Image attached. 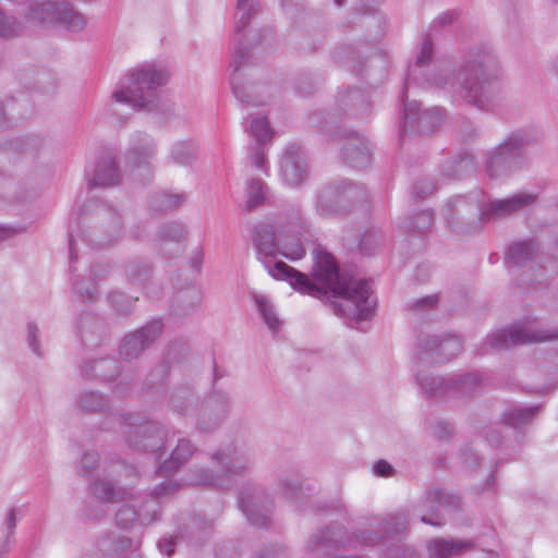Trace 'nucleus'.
I'll use <instances>...</instances> for the list:
<instances>
[{
  "mask_svg": "<svg viewBox=\"0 0 558 558\" xmlns=\"http://www.w3.org/2000/svg\"><path fill=\"white\" fill-rule=\"evenodd\" d=\"M252 241L258 259L268 274L284 280L303 294L320 298L331 293L330 306L333 313L348 320L350 327H355L361 320L369 319L375 311L376 301L372 296L369 282L353 275L340 271L333 256L325 250H314L313 277L324 287H318L310 278L282 260L271 264L276 256L277 243L274 227L267 222H257L251 229Z\"/></svg>",
  "mask_w": 558,
  "mask_h": 558,
  "instance_id": "nucleus-1",
  "label": "nucleus"
},
{
  "mask_svg": "<svg viewBox=\"0 0 558 558\" xmlns=\"http://www.w3.org/2000/svg\"><path fill=\"white\" fill-rule=\"evenodd\" d=\"M498 69V61L490 50L476 48L469 52L458 70L436 69L424 84L448 89L481 110H490L501 92Z\"/></svg>",
  "mask_w": 558,
  "mask_h": 558,
  "instance_id": "nucleus-2",
  "label": "nucleus"
},
{
  "mask_svg": "<svg viewBox=\"0 0 558 558\" xmlns=\"http://www.w3.org/2000/svg\"><path fill=\"white\" fill-rule=\"evenodd\" d=\"M169 78L167 68L156 63H144L128 72L112 92L111 99L135 110L170 116L174 113V105L163 100L156 93V89L165 86Z\"/></svg>",
  "mask_w": 558,
  "mask_h": 558,
  "instance_id": "nucleus-3",
  "label": "nucleus"
},
{
  "mask_svg": "<svg viewBox=\"0 0 558 558\" xmlns=\"http://www.w3.org/2000/svg\"><path fill=\"white\" fill-rule=\"evenodd\" d=\"M210 461L216 469L192 468L187 475L189 483L229 489L235 477L250 476L254 471L253 453L236 442L218 448L210 456Z\"/></svg>",
  "mask_w": 558,
  "mask_h": 558,
  "instance_id": "nucleus-4",
  "label": "nucleus"
},
{
  "mask_svg": "<svg viewBox=\"0 0 558 558\" xmlns=\"http://www.w3.org/2000/svg\"><path fill=\"white\" fill-rule=\"evenodd\" d=\"M116 424H119L128 445L135 450L154 453L158 460L168 453L171 432L161 423L144 420L137 414L111 413L102 426L116 429Z\"/></svg>",
  "mask_w": 558,
  "mask_h": 558,
  "instance_id": "nucleus-5",
  "label": "nucleus"
},
{
  "mask_svg": "<svg viewBox=\"0 0 558 558\" xmlns=\"http://www.w3.org/2000/svg\"><path fill=\"white\" fill-rule=\"evenodd\" d=\"M383 536L378 522H369L366 526L354 530L352 534H349L344 526L336 524L313 534L308 546L313 551L324 553L336 548L359 549L377 545Z\"/></svg>",
  "mask_w": 558,
  "mask_h": 558,
  "instance_id": "nucleus-6",
  "label": "nucleus"
},
{
  "mask_svg": "<svg viewBox=\"0 0 558 558\" xmlns=\"http://www.w3.org/2000/svg\"><path fill=\"white\" fill-rule=\"evenodd\" d=\"M26 17L43 25H59L69 32H81L87 24L86 16L65 0H34Z\"/></svg>",
  "mask_w": 558,
  "mask_h": 558,
  "instance_id": "nucleus-7",
  "label": "nucleus"
},
{
  "mask_svg": "<svg viewBox=\"0 0 558 558\" xmlns=\"http://www.w3.org/2000/svg\"><path fill=\"white\" fill-rule=\"evenodd\" d=\"M483 193L457 196L442 209L446 225L457 234H470L477 231L484 219Z\"/></svg>",
  "mask_w": 558,
  "mask_h": 558,
  "instance_id": "nucleus-8",
  "label": "nucleus"
},
{
  "mask_svg": "<svg viewBox=\"0 0 558 558\" xmlns=\"http://www.w3.org/2000/svg\"><path fill=\"white\" fill-rule=\"evenodd\" d=\"M554 339H558V328L543 329L536 320H522L490 333L484 344V352Z\"/></svg>",
  "mask_w": 558,
  "mask_h": 558,
  "instance_id": "nucleus-9",
  "label": "nucleus"
},
{
  "mask_svg": "<svg viewBox=\"0 0 558 558\" xmlns=\"http://www.w3.org/2000/svg\"><path fill=\"white\" fill-rule=\"evenodd\" d=\"M539 136L526 130L511 133L487 158L486 167L490 177H499L522 165L523 150L538 142Z\"/></svg>",
  "mask_w": 558,
  "mask_h": 558,
  "instance_id": "nucleus-10",
  "label": "nucleus"
},
{
  "mask_svg": "<svg viewBox=\"0 0 558 558\" xmlns=\"http://www.w3.org/2000/svg\"><path fill=\"white\" fill-rule=\"evenodd\" d=\"M134 466L118 463L110 468H104L102 473L89 484L92 494L106 502H118L132 497V490L125 480L136 477Z\"/></svg>",
  "mask_w": 558,
  "mask_h": 558,
  "instance_id": "nucleus-11",
  "label": "nucleus"
},
{
  "mask_svg": "<svg viewBox=\"0 0 558 558\" xmlns=\"http://www.w3.org/2000/svg\"><path fill=\"white\" fill-rule=\"evenodd\" d=\"M367 191L363 184L350 180H337L319 191L316 196V210L322 217H332L340 213V203L360 202L366 198Z\"/></svg>",
  "mask_w": 558,
  "mask_h": 558,
  "instance_id": "nucleus-12",
  "label": "nucleus"
},
{
  "mask_svg": "<svg viewBox=\"0 0 558 558\" xmlns=\"http://www.w3.org/2000/svg\"><path fill=\"white\" fill-rule=\"evenodd\" d=\"M238 502L247 521L255 526H267L270 521L269 500L265 489L255 481L244 483L238 493Z\"/></svg>",
  "mask_w": 558,
  "mask_h": 558,
  "instance_id": "nucleus-13",
  "label": "nucleus"
},
{
  "mask_svg": "<svg viewBox=\"0 0 558 558\" xmlns=\"http://www.w3.org/2000/svg\"><path fill=\"white\" fill-rule=\"evenodd\" d=\"M401 97L404 106L403 123L400 131L401 137L416 132L430 133L444 122L445 113L442 109L434 107L422 110L417 101L407 100L405 93Z\"/></svg>",
  "mask_w": 558,
  "mask_h": 558,
  "instance_id": "nucleus-14",
  "label": "nucleus"
},
{
  "mask_svg": "<svg viewBox=\"0 0 558 558\" xmlns=\"http://www.w3.org/2000/svg\"><path fill=\"white\" fill-rule=\"evenodd\" d=\"M231 410L229 396L222 391H213L199 403L195 413V428L201 433L217 429Z\"/></svg>",
  "mask_w": 558,
  "mask_h": 558,
  "instance_id": "nucleus-15",
  "label": "nucleus"
},
{
  "mask_svg": "<svg viewBox=\"0 0 558 558\" xmlns=\"http://www.w3.org/2000/svg\"><path fill=\"white\" fill-rule=\"evenodd\" d=\"M461 348V341L457 336L433 335L420 340L416 355L421 364L445 363L454 359Z\"/></svg>",
  "mask_w": 558,
  "mask_h": 558,
  "instance_id": "nucleus-16",
  "label": "nucleus"
},
{
  "mask_svg": "<svg viewBox=\"0 0 558 558\" xmlns=\"http://www.w3.org/2000/svg\"><path fill=\"white\" fill-rule=\"evenodd\" d=\"M235 40L236 45L231 62V66L233 68V73L231 74L233 94L242 104L256 106L264 105L265 100L259 99L260 92L264 87L254 82H245L239 73L248 56V48L242 43L241 38Z\"/></svg>",
  "mask_w": 558,
  "mask_h": 558,
  "instance_id": "nucleus-17",
  "label": "nucleus"
},
{
  "mask_svg": "<svg viewBox=\"0 0 558 558\" xmlns=\"http://www.w3.org/2000/svg\"><path fill=\"white\" fill-rule=\"evenodd\" d=\"M171 445L168 447V457L160 462L157 473L167 476L175 473L185 465L198 451L197 446L187 437L181 436L180 432H172L170 435Z\"/></svg>",
  "mask_w": 558,
  "mask_h": 558,
  "instance_id": "nucleus-18",
  "label": "nucleus"
},
{
  "mask_svg": "<svg viewBox=\"0 0 558 558\" xmlns=\"http://www.w3.org/2000/svg\"><path fill=\"white\" fill-rule=\"evenodd\" d=\"M161 330L162 323L156 319L126 335L120 344V354L128 360L138 357L160 336Z\"/></svg>",
  "mask_w": 558,
  "mask_h": 558,
  "instance_id": "nucleus-19",
  "label": "nucleus"
},
{
  "mask_svg": "<svg viewBox=\"0 0 558 558\" xmlns=\"http://www.w3.org/2000/svg\"><path fill=\"white\" fill-rule=\"evenodd\" d=\"M85 177L90 187H107L118 184L120 171L113 153L108 149L101 151L96 162L86 168Z\"/></svg>",
  "mask_w": 558,
  "mask_h": 558,
  "instance_id": "nucleus-20",
  "label": "nucleus"
},
{
  "mask_svg": "<svg viewBox=\"0 0 558 558\" xmlns=\"http://www.w3.org/2000/svg\"><path fill=\"white\" fill-rule=\"evenodd\" d=\"M482 198H484V196ZM535 199L536 195L523 192L502 199H493L489 202L483 199L484 219L488 221L508 217L531 206Z\"/></svg>",
  "mask_w": 558,
  "mask_h": 558,
  "instance_id": "nucleus-21",
  "label": "nucleus"
},
{
  "mask_svg": "<svg viewBox=\"0 0 558 558\" xmlns=\"http://www.w3.org/2000/svg\"><path fill=\"white\" fill-rule=\"evenodd\" d=\"M245 131L255 140L256 144L251 148L250 160L258 169L265 167L264 144L271 138L272 130L265 117L245 118Z\"/></svg>",
  "mask_w": 558,
  "mask_h": 558,
  "instance_id": "nucleus-22",
  "label": "nucleus"
},
{
  "mask_svg": "<svg viewBox=\"0 0 558 558\" xmlns=\"http://www.w3.org/2000/svg\"><path fill=\"white\" fill-rule=\"evenodd\" d=\"M157 151L154 138L143 132H135L130 140L126 153V162L137 169L143 167L145 172H149L150 160Z\"/></svg>",
  "mask_w": 558,
  "mask_h": 558,
  "instance_id": "nucleus-23",
  "label": "nucleus"
},
{
  "mask_svg": "<svg viewBox=\"0 0 558 558\" xmlns=\"http://www.w3.org/2000/svg\"><path fill=\"white\" fill-rule=\"evenodd\" d=\"M181 488V484L174 480H166L158 484L151 492V499L145 501L140 511L138 520L143 525H149L159 520V500L172 496Z\"/></svg>",
  "mask_w": 558,
  "mask_h": 558,
  "instance_id": "nucleus-24",
  "label": "nucleus"
},
{
  "mask_svg": "<svg viewBox=\"0 0 558 558\" xmlns=\"http://www.w3.org/2000/svg\"><path fill=\"white\" fill-rule=\"evenodd\" d=\"M283 181L289 185H298L306 177L307 168L301 147L293 144L287 147L280 165Z\"/></svg>",
  "mask_w": 558,
  "mask_h": 558,
  "instance_id": "nucleus-25",
  "label": "nucleus"
},
{
  "mask_svg": "<svg viewBox=\"0 0 558 558\" xmlns=\"http://www.w3.org/2000/svg\"><path fill=\"white\" fill-rule=\"evenodd\" d=\"M44 148L45 140L41 136L28 134L16 137L4 146H0V156L3 155L9 159L12 157L34 159Z\"/></svg>",
  "mask_w": 558,
  "mask_h": 558,
  "instance_id": "nucleus-26",
  "label": "nucleus"
},
{
  "mask_svg": "<svg viewBox=\"0 0 558 558\" xmlns=\"http://www.w3.org/2000/svg\"><path fill=\"white\" fill-rule=\"evenodd\" d=\"M341 159L353 168H365L371 161V151L365 138L354 134L344 140Z\"/></svg>",
  "mask_w": 558,
  "mask_h": 558,
  "instance_id": "nucleus-27",
  "label": "nucleus"
},
{
  "mask_svg": "<svg viewBox=\"0 0 558 558\" xmlns=\"http://www.w3.org/2000/svg\"><path fill=\"white\" fill-rule=\"evenodd\" d=\"M186 231L183 225L178 222H169L162 225L156 234L155 241L159 250L167 251L168 244H171L170 255L178 256L185 248Z\"/></svg>",
  "mask_w": 558,
  "mask_h": 558,
  "instance_id": "nucleus-28",
  "label": "nucleus"
},
{
  "mask_svg": "<svg viewBox=\"0 0 558 558\" xmlns=\"http://www.w3.org/2000/svg\"><path fill=\"white\" fill-rule=\"evenodd\" d=\"M416 378L422 393L426 398L453 396L451 376L444 377L432 373H424L417 374Z\"/></svg>",
  "mask_w": 558,
  "mask_h": 558,
  "instance_id": "nucleus-29",
  "label": "nucleus"
},
{
  "mask_svg": "<svg viewBox=\"0 0 558 558\" xmlns=\"http://www.w3.org/2000/svg\"><path fill=\"white\" fill-rule=\"evenodd\" d=\"M473 548V543L465 539L434 538L428 542L430 558H451Z\"/></svg>",
  "mask_w": 558,
  "mask_h": 558,
  "instance_id": "nucleus-30",
  "label": "nucleus"
},
{
  "mask_svg": "<svg viewBox=\"0 0 558 558\" xmlns=\"http://www.w3.org/2000/svg\"><path fill=\"white\" fill-rule=\"evenodd\" d=\"M442 175L447 179H462L475 171L473 155L461 153L446 161L442 166Z\"/></svg>",
  "mask_w": 558,
  "mask_h": 558,
  "instance_id": "nucleus-31",
  "label": "nucleus"
},
{
  "mask_svg": "<svg viewBox=\"0 0 558 558\" xmlns=\"http://www.w3.org/2000/svg\"><path fill=\"white\" fill-rule=\"evenodd\" d=\"M198 398L190 387L178 388L171 396L170 408L180 416L186 417L192 412L196 413Z\"/></svg>",
  "mask_w": 558,
  "mask_h": 558,
  "instance_id": "nucleus-32",
  "label": "nucleus"
},
{
  "mask_svg": "<svg viewBox=\"0 0 558 558\" xmlns=\"http://www.w3.org/2000/svg\"><path fill=\"white\" fill-rule=\"evenodd\" d=\"M270 191L267 184L260 180L251 178L245 186V207L253 210L264 205L269 199Z\"/></svg>",
  "mask_w": 558,
  "mask_h": 558,
  "instance_id": "nucleus-33",
  "label": "nucleus"
},
{
  "mask_svg": "<svg viewBox=\"0 0 558 558\" xmlns=\"http://www.w3.org/2000/svg\"><path fill=\"white\" fill-rule=\"evenodd\" d=\"M118 365L111 357L98 359L86 363L82 367V374L87 378L109 380L117 375Z\"/></svg>",
  "mask_w": 558,
  "mask_h": 558,
  "instance_id": "nucleus-34",
  "label": "nucleus"
},
{
  "mask_svg": "<svg viewBox=\"0 0 558 558\" xmlns=\"http://www.w3.org/2000/svg\"><path fill=\"white\" fill-rule=\"evenodd\" d=\"M449 501L454 504L453 497L447 496L441 489L429 490L424 502L430 509V515H435V519L422 515L421 521L435 526L441 525L442 522L438 520V510L448 506Z\"/></svg>",
  "mask_w": 558,
  "mask_h": 558,
  "instance_id": "nucleus-35",
  "label": "nucleus"
},
{
  "mask_svg": "<svg viewBox=\"0 0 558 558\" xmlns=\"http://www.w3.org/2000/svg\"><path fill=\"white\" fill-rule=\"evenodd\" d=\"M538 251V244L534 240H525L512 243L507 252L508 263L522 266L532 259Z\"/></svg>",
  "mask_w": 558,
  "mask_h": 558,
  "instance_id": "nucleus-36",
  "label": "nucleus"
},
{
  "mask_svg": "<svg viewBox=\"0 0 558 558\" xmlns=\"http://www.w3.org/2000/svg\"><path fill=\"white\" fill-rule=\"evenodd\" d=\"M453 396H469L475 392L482 385L483 378L477 372L452 375Z\"/></svg>",
  "mask_w": 558,
  "mask_h": 558,
  "instance_id": "nucleus-37",
  "label": "nucleus"
},
{
  "mask_svg": "<svg viewBox=\"0 0 558 558\" xmlns=\"http://www.w3.org/2000/svg\"><path fill=\"white\" fill-rule=\"evenodd\" d=\"M537 411V407H513L504 412L501 420L511 427L520 428L530 424Z\"/></svg>",
  "mask_w": 558,
  "mask_h": 558,
  "instance_id": "nucleus-38",
  "label": "nucleus"
},
{
  "mask_svg": "<svg viewBox=\"0 0 558 558\" xmlns=\"http://www.w3.org/2000/svg\"><path fill=\"white\" fill-rule=\"evenodd\" d=\"M258 10L259 0H236L234 26L236 36H240Z\"/></svg>",
  "mask_w": 558,
  "mask_h": 558,
  "instance_id": "nucleus-39",
  "label": "nucleus"
},
{
  "mask_svg": "<svg viewBox=\"0 0 558 558\" xmlns=\"http://www.w3.org/2000/svg\"><path fill=\"white\" fill-rule=\"evenodd\" d=\"M185 201L184 193L156 192L150 196L149 206L156 211H166L181 206Z\"/></svg>",
  "mask_w": 558,
  "mask_h": 558,
  "instance_id": "nucleus-40",
  "label": "nucleus"
},
{
  "mask_svg": "<svg viewBox=\"0 0 558 558\" xmlns=\"http://www.w3.org/2000/svg\"><path fill=\"white\" fill-rule=\"evenodd\" d=\"M78 405L86 412H104L109 409V399L98 391H84L78 396Z\"/></svg>",
  "mask_w": 558,
  "mask_h": 558,
  "instance_id": "nucleus-41",
  "label": "nucleus"
},
{
  "mask_svg": "<svg viewBox=\"0 0 558 558\" xmlns=\"http://www.w3.org/2000/svg\"><path fill=\"white\" fill-rule=\"evenodd\" d=\"M433 214L429 210H423L414 217H409L402 222V228L410 232L424 234L433 225Z\"/></svg>",
  "mask_w": 558,
  "mask_h": 558,
  "instance_id": "nucleus-42",
  "label": "nucleus"
},
{
  "mask_svg": "<svg viewBox=\"0 0 558 558\" xmlns=\"http://www.w3.org/2000/svg\"><path fill=\"white\" fill-rule=\"evenodd\" d=\"M432 56H433V44H432L429 37L426 36V37H424V39L422 41L420 52L416 57L415 64L409 71V74H408V77L405 81V86L411 84L412 81L416 80V69L427 64L430 61Z\"/></svg>",
  "mask_w": 558,
  "mask_h": 558,
  "instance_id": "nucleus-43",
  "label": "nucleus"
},
{
  "mask_svg": "<svg viewBox=\"0 0 558 558\" xmlns=\"http://www.w3.org/2000/svg\"><path fill=\"white\" fill-rule=\"evenodd\" d=\"M255 302L268 328L276 331L280 326V320L274 311L272 304L263 295H255Z\"/></svg>",
  "mask_w": 558,
  "mask_h": 558,
  "instance_id": "nucleus-44",
  "label": "nucleus"
},
{
  "mask_svg": "<svg viewBox=\"0 0 558 558\" xmlns=\"http://www.w3.org/2000/svg\"><path fill=\"white\" fill-rule=\"evenodd\" d=\"M383 534H398L407 531L408 519L403 513L389 514L385 520L378 522Z\"/></svg>",
  "mask_w": 558,
  "mask_h": 558,
  "instance_id": "nucleus-45",
  "label": "nucleus"
},
{
  "mask_svg": "<svg viewBox=\"0 0 558 558\" xmlns=\"http://www.w3.org/2000/svg\"><path fill=\"white\" fill-rule=\"evenodd\" d=\"M78 328L85 341H92L93 338L90 336L101 333L105 329L102 322L92 314H86L81 318Z\"/></svg>",
  "mask_w": 558,
  "mask_h": 558,
  "instance_id": "nucleus-46",
  "label": "nucleus"
},
{
  "mask_svg": "<svg viewBox=\"0 0 558 558\" xmlns=\"http://www.w3.org/2000/svg\"><path fill=\"white\" fill-rule=\"evenodd\" d=\"M16 514L14 509H10L5 514L4 519V532L3 538L0 542V555L4 556L8 554L10 545L12 544V537L16 527Z\"/></svg>",
  "mask_w": 558,
  "mask_h": 558,
  "instance_id": "nucleus-47",
  "label": "nucleus"
},
{
  "mask_svg": "<svg viewBox=\"0 0 558 558\" xmlns=\"http://www.w3.org/2000/svg\"><path fill=\"white\" fill-rule=\"evenodd\" d=\"M195 156V148L193 145L179 142L175 143L170 151V158L173 162L178 165H189Z\"/></svg>",
  "mask_w": 558,
  "mask_h": 558,
  "instance_id": "nucleus-48",
  "label": "nucleus"
},
{
  "mask_svg": "<svg viewBox=\"0 0 558 558\" xmlns=\"http://www.w3.org/2000/svg\"><path fill=\"white\" fill-rule=\"evenodd\" d=\"M22 31V24L14 16L7 14L0 9V38H12Z\"/></svg>",
  "mask_w": 558,
  "mask_h": 558,
  "instance_id": "nucleus-49",
  "label": "nucleus"
},
{
  "mask_svg": "<svg viewBox=\"0 0 558 558\" xmlns=\"http://www.w3.org/2000/svg\"><path fill=\"white\" fill-rule=\"evenodd\" d=\"M102 211V216H108L109 218V230H108V238L107 239H104V240H100L98 242L99 245H109L111 244L114 240H117L119 238V235L121 234V222H120V218L118 217V215L112 211L111 209H101Z\"/></svg>",
  "mask_w": 558,
  "mask_h": 558,
  "instance_id": "nucleus-50",
  "label": "nucleus"
},
{
  "mask_svg": "<svg viewBox=\"0 0 558 558\" xmlns=\"http://www.w3.org/2000/svg\"><path fill=\"white\" fill-rule=\"evenodd\" d=\"M302 478L295 475H282L279 478V488L287 498H293L302 489Z\"/></svg>",
  "mask_w": 558,
  "mask_h": 558,
  "instance_id": "nucleus-51",
  "label": "nucleus"
},
{
  "mask_svg": "<svg viewBox=\"0 0 558 558\" xmlns=\"http://www.w3.org/2000/svg\"><path fill=\"white\" fill-rule=\"evenodd\" d=\"M361 53L352 47L345 46L338 48L333 52V58L342 62H352L354 70L361 71Z\"/></svg>",
  "mask_w": 558,
  "mask_h": 558,
  "instance_id": "nucleus-52",
  "label": "nucleus"
},
{
  "mask_svg": "<svg viewBox=\"0 0 558 558\" xmlns=\"http://www.w3.org/2000/svg\"><path fill=\"white\" fill-rule=\"evenodd\" d=\"M138 519V512L130 505H123L116 514V522L122 529H129Z\"/></svg>",
  "mask_w": 558,
  "mask_h": 558,
  "instance_id": "nucleus-53",
  "label": "nucleus"
},
{
  "mask_svg": "<svg viewBox=\"0 0 558 558\" xmlns=\"http://www.w3.org/2000/svg\"><path fill=\"white\" fill-rule=\"evenodd\" d=\"M137 299H131L122 292H112L109 294L111 305L119 312L126 314L132 308Z\"/></svg>",
  "mask_w": 558,
  "mask_h": 558,
  "instance_id": "nucleus-54",
  "label": "nucleus"
},
{
  "mask_svg": "<svg viewBox=\"0 0 558 558\" xmlns=\"http://www.w3.org/2000/svg\"><path fill=\"white\" fill-rule=\"evenodd\" d=\"M99 463V456L96 451H86L83 453L78 465V474L82 476H87Z\"/></svg>",
  "mask_w": 558,
  "mask_h": 558,
  "instance_id": "nucleus-55",
  "label": "nucleus"
},
{
  "mask_svg": "<svg viewBox=\"0 0 558 558\" xmlns=\"http://www.w3.org/2000/svg\"><path fill=\"white\" fill-rule=\"evenodd\" d=\"M280 253L290 260H299L305 256V248L299 240H295L284 242Z\"/></svg>",
  "mask_w": 558,
  "mask_h": 558,
  "instance_id": "nucleus-56",
  "label": "nucleus"
},
{
  "mask_svg": "<svg viewBox=\"0 0 558 558\" xmlns=\"http://www.w3.org/2000/svg\"><path fill=\"white\" fill-rule=\"evenodd\" d=\"M126 272H128L129 278L133 282H140V283L144 284L148 279L149 268L147 265L131 263L128 266Z\"/></svg>",
  "mask_w": 558,
  "mask_h": 558,
  "instance_id": "nucleus-57",
  "label": "nucleus"
},
{
  "mask_svg": "<svg viewBox=\"0 0 558 558\" xmlns=\"http://www.w3.org/2000/svg\"><path fill=\"white\" fill-rule=\"evenodd\" d=\"M73 289L82 302H93L96 299L97 290L92 283L85 286L84 282L75 281Z\"/></svg>",
  "mask_w": 558,
  "mask_h": 558,
  "instance_id": "nucleus-58",
  "label": "nucleus"
},
{
  "mask_svg": "<svg viewBox=\"0 0 558 558\" xmlns=\"http://www.w3.org/2000/svg\"><path fill=\"white\" fill-rule=\"evenodd\" d=\"M254 46L260 48L263 51L274 48L275 37L271 29H264L252 37Z\"/></svg>",
  "mask_w": 558,
  "mask_h": 558,
  "instance_id": "nucleus-59",
  "label": "nucleus"
},
{
  "mask_svg": "<svg viewBox=\"0 0 558 558\" xmlns=\"http://www.w3.org/2000/svg\"><path fill=\"white\" fill-rule=\"evenodd\" d=\"M435 189H436V186L430 180L423 179V180L417 181L412 186V195L415 198L421 199V198H424V197L430 195L435 191Z\"/></svg>",
  "mask_w": 558,
  "mask_h": 558,
  "instance_id": "nucleus-60",
  "label": "nucleus"
},
{
  "mask_svg": "<svg viewBox=\"0 0 558 558\" xmlns=\"http://www.w3.org/2000/svg\"><path fill=\"white\" fill-rule=\"evenodd\" d=\"M38 328L35 324H27V342L31 350L37 355L41 356L39 343H38Z\"/></svg>",
  "mask_w": 558,
  "mask_h": 558,
  "instance_id": "nucleus-61",
  "label": "nucleus"
},
{
  "mask_svg": "<svg viewBox=\"0 0 558 558\" xmlns=\"http://www.w3.org/2000/svg\"><path fill=\"white\" fill-rule=\"evenodd\" d=\"M438 303L437 295H427L412 303L411 308L414 311L432 310Z\"/></svg>",
  "mask_w": 558,
  "mask_h": 558,
  "instance_id": "nucleus-62",
  "label": "nucleus"
},
{
  "mask_svg": "<svg viewBox=\"0 0 558 558\" xmlns=\"http://www.w3.org/2000/svg\"><path fill=\"white\" fill-rule=\"evenodd\" d=\"M282 9L284 11V14L289 19H296L299 12L302 11L303 5L301 3V0H282Z\"/></svg>",
  "mask_w": 558,
  "mask_h": 558,
  "instance_id": "nucleus-63",
  "label": "nucleus"
},
{
  "mask_svg": "<svg viewBox=\"0 0 558 558\" xmlns=\"http://www.w3.org/2000/svg\"><path fill=\"white\" fill-rule=\"evenodd\" d=\"M459 458L465 466L474 468L478 463V457L476 452L469 446H465L461 449Z\"/></svg>",
  "mask_w": 558,
  "mask_h": 558,
  "instance_id": "nucleus-64",
  "label": "nucleus"
}]
</instances>
